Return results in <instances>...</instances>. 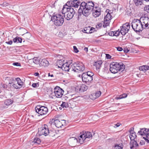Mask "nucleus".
<instances>
[{
    "label": "nucleus",
    "instance_id": "nucleus-1",
    "mask_svg": "<svg viewBox=\"0 0 149 149\" xmlns=\"http://www.w3.org/2000/svg\"><path fill=\"white\" fill-rule=\"evenodd\" d=\"M94 4L92 1H84L81 2L80 5V8L78 10V18L79 19V16L82 14L86 17H88L91 13L94 8Z\"/></svg>",
    "mask_w": 149,
    "mask_h": 149
},
{
    "label": "nucleus",
    "instance_id": "nucleus-2",
    "mask_svg": "<svg viewBox=\"0 0 149 149\" xmlns=\"http://www.w3.org/2000/svg\"><path fill=\"white\" fill-rule=\"evenodd\" d=\"M125 69V65L122 63H119L113 62L110 64V70L112 73L115 74L119 71H122Z\"/></svg>",
    "mask_w": 149,
    "mask_h": 149
},
{
    "label": "nucleus",
    "instance_id": "nucleus-3",
    "mask_svg": "<svg viewBox=\"0 0 149 149\" xmlns=\"http://www.w3.org/2000/svg\"><path fill=\"white\" fill-rule=\"evenodd\" d=\"M62 13L64 14L65 18L67 20H69L73 17L75 12L72 8H69L66 5H64Z\"/></svg>",
    "mask_w": 149,
    "mask_h": 149
},
{
    "label": "nucleus",
    "instance_id": "nucleus-4",
    "mask_svg": "<svg viewBox=\"0 0 149 149\" xmlns=\"http://www.w3.org/2000/svg\"><path fill=\"white\" fill-rule=\"evenodd\" d=\"M132 27L133 30L136 33H140L144 29L140 19H134L132 23Z\"/></svg>",
    "mask_w": 149,
    "mask_h": 149
},
{
    "label": "nucleus",
    "instance_id": "nucleus-5",
    "mask_svg": "<svg viewBox=\"0 0 149 149\" xmlns=\"http://www.w3.org/2000/svg\"><path fill=\"white\" fill-rule=\"evenodd\" d=\"M51 20L57 26H61L64 22L63 16L59 14L53 15L51 17Z\"/></svg>",
    "mask_w": 149,
    "mask_h": 149
},
{
    "label": "nucleus",
    "instance_id": "nucleus-6",
    "mask_svg": "<svg viewBox=\"0 0 149 149\" xmlns=\"http://www.w3.org/2000/svg\"><path fill=\"white\" fill-rule=\"evenodd\" d=\"M71 67L72 70H73L75 72H83L85 69L83 63L79 62L74 63L71 65Z\"/></svg>",
    "mask_w": 149,
    "mask_h": 149
},
{
    "label": "nucleus",
    "instance_id": "nucleus-7",
    "mask_svg": "<svg viewBox=\"0 0 149 149\" xmlns=\"http://www.w3.org/2000/svg\"><path fill=\"white\" fill-rule=\"evenodd\" d=\"M36 112L38 115V116L46 115L48 112V109L45 106L41 105H38L35 108Z\"/></svg>",
    "mask_w": 149,
    "mask_h": 149
},
{
    "label": "nucleus",
    "instance_id": "nucleus-8",
    "mask_svg": "<svg viewBox=\"0 0 149 149\" xmlns=\"http://www.w3.org/2000/svg\"><path fill=\"white\" fill-rule=\"evenodd\" d=\"M81 3L79 0L70 1H68L65 5H66L69 8H77L80 5Z\"/></svg>",
    "mask_w": 149,
    "mask_h": 149
},
{
    "label": "nucleus",
    "instance_id": "nucleus-9",
    "mask_svg": "<svg viewBox=\"0 0 149 149\" xmlns=\"http://www.w3.org/2000/svg\"><path fill=\"white\" fill-rule=\"evenodd\" d=\"M140 20L143 26L144 29H148L149 28V18L148 17L142 16Z\"/></svg>",
    "mask_w": 149,
    "mask_h": 149
},
{
    "label": "nucleus",
    "instance_id": "nucleus-10",
    "mask_svg": "<svg viewBox=\"0 0 149 149\" xmlns=\"http://www.w3.org/2000/svg\"><path fill=\"white\" fill-rule=\"evenodd\" d=\"M64 92L63 89L58 86H56L54 88L55 96L58 98L62 97Z\"/></svg>",
    "mask_w": 149,
    "mask_h": 149
},
{
    "label": "nucleus",
    "instance_id": "nucleus-11",
    "mask_svg": "<svg viewBox=\"0 0 149 149\" xmlns=\"http://www.w3.org/2000/svg\"><path fill=\"white\" fill-rule=\"evenodd\" d=\"M49 129L47 125H45L44 127L39 129L38 132L40 135H44L45 136L48 135Z\"/></svg>",
    "mask_w": 149,
    "mask_h": 149
},
{
    "label": "nucleus",
    "instance_id": "nucleus-12",
    "mask_svg": "<svg viewBox=\"0 0 149 149\" xmlns=\"http://www.w3.org/2000/svg\"><path fill=\"white\" fill-rule=\"evenodd\" d=\"M54 124L57 127L61 128L62 126L66 125V121L64 120H59L56 119L54 120Z\"/></svg>",
    "mask_w": 149,
    "mask_h": 149
},
{
    "label": "nucleus",
    "instance_id": "nucleus-13",
    "mask_svg": "<svg viewBox=\"0 0 149 149\" xmlns=\"http://www.w3.org/2000/svg\"><path fill=\"white\" fill-rule=\"evenodd\" d=\"M81 76L83 81L88 84L91 82L93 81V77L88 76V75H86V73H83Z\"/></svg>",
    "mask_w": 149,
    "mask_h": 149
},
{
    "label": "nucleus",
    "instance_id": "nucleus-14",
    "mask_svg": "<svg viewBox=\"0 0 149 149\" xmlns=\"http://www.w3.org/2000/svg\"><path fill=\"white\" fill-rule=\"evenodd\" d=\"M138 134L141 136H145L146 137L149 136V129L146 128H140Z\"/></svg>",
    "mask_w": 149,
    "mask_h": 149
},
{
    "label": "nucleus",
    "instance_id": "nucleus-15",
    "mask_svg": "<svg viewBox=\"0 0 149 149\" xmlns=\"http://www.w3.org/2000/svg\"><path fill=\"white\" fill-rule=\"evenodd\" d=\"M101 8L97 6L94 7V8L92 11L93 16L96 17L100 15Z\"/></svg>",
    "mask_w": 149,
    "mask_h": 149
},
{
    "label": "nucleus",
    "instance_id": "nucleus-16",
    "mask_svg": "<svg viewBox=\"0 0 149 149\" xmlns=\"http://www.w3.org/2000/svg\"><path fill=\"white\" fill-rule=\"evenodd\" d=\"M113 11L107 9L105 11V13H107L106 15H105L104 18L106 19L111 20L112 18L111 14L113 13Z\"/></svg>",
    "mask_w": 149,
    "mask_h": 149
},
{
    "label": "nucleus",
    "instance_id": "nucleus-17",
    "mask_svg": "<svg viewBox=\"0 0 149 149\" xmlns=\"http://www.w3.org/2000/svg\"><path fill=\"white\" fill-rule=\"evenodd\" d=\"M130 145L131 149H136L138 147V144L135 140H131Z\"/></svg>",
    "mask_w": 149,
    "mask_h": 149
},
{
    "label": "nucleus",
    "instance_id": "nucleus-18",
    "mask_svg": "<svg viewBox=\"0 0 149 149\" xmlns=\"http://www.w3.org/2000/svg\"><path fill=\"white\" fill-rule=\"evenodd\" d=\"M69 104H68L67 102H63L62 104L61 105V106L63 108H67L69 106V104L70 105L69 106H70L71 108H72L71 106L73 105H71V104H73L74 103V102L72 100H69Z\"/></svg>",
    "mask_w": 149,
    "mask_h": 149
},
{
    "label": "nucleus",
    "instance_id": "nucleus-19",
    "mask_svg": "<svg viewBox=\"0 0 149 149\" xmlns=\"http://www.w3.org/2000/svg\"><path fill=\"white\" fill-rule=\"evenodd\" d=\"M102 62V61L99 60L95 62L93 65L95 68L97 70H99L101 68Z\"/></svg>",
    "mask_w": 149,
    "mask_h": 149
},
{
    "label": "nucleus",
    "instance_id": "nucleus-20",
    "mask_svg": "<svg viewBox=\"0 0 149 149\" xmlns=\"http://www.w3.org/2000/svg\"><path fill=\"white\" fill-rule=\"evenodd\" d=\"M49 65L48 61L46 59H40L39 65L40 66L47 67Z\"/></svg>",
    "mask_w": 149,
    "mask_h": 149
},
{
    "label": "nucleus",
    "instance_id": "nucleus-21",
    "mask_svg": "<svg viewBox=\"0 0 149 149\" xmlns=\"http://www.w3.org/2000/svg\"><path fill=\"white\" fill-rule=\"evenodd\" d=\"M76 89H79V93H82L86 91L88 89L87 87L84 84H82L79 87H77L76 88Z\"/></svg>",
    "mask_w": 149,
    "mask_h": 149
},
{
    "label": "nucleus",
    "instance_id": "nucleus-22",
    "mask_svg": "<svg viewBox=\"0 0 149 149\" xmlns=\"http://www.w3.org/2000/svg\"><path fill=\"white\" fill-rule=\"evenodd\" d=\"M62 67L61 68L63 70L65 71H69L71 68H70V65L68 63H66L62 65Z\"/></svg>",
    "mask_w": 149,
    "mask_h": 149
},
{
    "label": "nucleus",
    "instance_id": "nucleus-23",
    "mask_svg": "<svg viewBox=\"0 0 149 149\" xmlns=\"http://www.w3.org/2000/svg\"><path fill=\"white\" fill-rule=\"evenodd\" d=\"M84 135L83 136L84 137L86 138H86H90L92 137V135L91 132L88 131H85V132H83L82 134Z\"/></svg>",
    "mask_w": 149,
    "mask_h": 149
},
{
    "label": "nucleus",
    "instance_id": "nucleus-24",
    "mask_svg": "<svg viewBox=\"0 0 149 149\" xmlns=\"http://www.w3.org/2000/svg\"><path fill=\"white\" fill-rule=\"evenodd\" d=\"M129 30L128 29H127L124 28L123 26H122V27L121 28L120 32L122 35L124 36L128 32Z\"/></svg>",
    "mask_w": 149,
    "mask_h": 149
},
{
    "label": "nucleus",
    "instance_id": "nucleus-25",
    "mask_svg": "<svg viewBox=\"0 0 149 149\" xmlns=\"http://www.w3.org/2000/svg\"><path fill=\"white\" fill-rule=\"evenodd\" d=\"M83 135H84L81 134L78 137V141L80 144L83 143L86 139V138L84 137Z\"/></svg>",
    "mask_w": 149,
    "mask_h": 149
},
{
    "label": "nucleus",
    "instance_id": "nucleus-26",
    "mask_svg": "<svg viewBox=\"0 0 149 149\" xmlns=\"http://www.w3.org/2000/svg\"><path fill=\"white\" fill-rule=\"evenodd\" d=\"M13 102V99H6L4 101V104L6 106H9L12 104Z\"/></svg>",
    "mask_w": 149,
    "mask_h": 149
},
{
    "label": "nucleus",
    "instance_id": "nucleus-27",
    "mask_svg": "<svg viewBox=\"0 0 149 149\" xmlns=\"http://www.w3.org/2000/svg\"><path fill=\"white\" fill-rule=\"evenodd\" d=\"M64 61L62 60H58L56 63V66L58 67V68H61L62 67V65L64 64Z\"/></svg>",
    "mask_w": 149,
    "mask_h": 149
},
{
    "label": "nucleus",
    "instance_id": "nucleus-28",
    "mask_svg": "<svg viewBox=\"0 0 149 149\" xmlns=\"http://www.w3.org/2000/svg\"><path fill=\"white\" fill-rule=\"evenodd\" d=\"M111 20L104 18V24L103 26L106 27L109 25Z\"/></svg>",
    "mask_w": 149,
    "mask_h": 149
},
{
    "label": "nucleus",
    "instance_id": "nucleus-29",
    "mask_svg": "<svg viewBox=\"0 0 149 149\" xmlns=\"http://www.w3.org/2000/svg\"><path fill=\"white\" fill-rule=\"evenodd\" d=\"M127 94L126 93H123L121 95H120L116 97L115 98V99L118 100L121 99L126 98L127 96Z\"/></svg>",
    "mask_w": 149,
    "mask_h": 149
},
{
    "label": "nucleus",
    "instance_id": "nucleus-30",
    "mask_svg": "<svg viewBox=\"0 0 149 149\" xmlns=\"http://www.w3.org/2000/svg\"><path fill=\"white\" fill-rule=\"evenodd\" d=\"M139 69L140 70L145 71L149 70V66L147 65H143L140 66Z\"/></svg>",
    "mask_w": 149,
    "mask_h": 149
},
{
    "label": "nucleus",
    "instance_id": "nucleus-31",
    "mask_svg": "<svg viewBox=\"0 0 149 149\" xmlns=\"http://www.w3.org/2000/svg\"><path fill=\"white\" fill-rule=\"evenodd\" d=\"M17 81V83L18 84V85L19 86L20 88L23 85V83L22 81L20 78L19 77H17L15 79Z\"/></svg>",
    "mask_w": 149,
    "mask_h": 149
},
{
    "label": "nucleus",
    "instance_id": "nucleus-32",
    "mask_svg": "<svg viewBox=\"0 0 149 149\" xmlns=\"http://www.w3.org/2000/svg\"><path fill=\"white\" fill-rule=\"evenodd\" d=\"M129 137L131 140H134L136 137V133L134 132L132 134H130Z\"/></svg>",
    "mask_w": 149,
    "mask_h": 149
},
{
    "label": "nucleus",
    "instance_id": "nucleus-33",
    "mask_svg": "<svg viewBox=\"0 0 149 149\" xmlns=\"http://www.w3.org/2000/svg\"><path fill=\"white\" fill-rule=\"evenodd\" d=\"M90 26H89L87 27L84 28L83 31L84 33H90L91 30Z\"/></svg>",
    "mask_w": 149,
    "mask_h": 149
},
{
    "label": "nucleus",
    "instance_id": "nucleus-34",
    "mask_svg": "<svg viewBox=\"0 0 149 149\" xmlns=\"http://www.w3.org/2000/svg\"><path fill=\"white\" fill-rule=\"evenodd\" d=\"M134 1L136 5V6H138L139 5H141L143 3L142 1L143 0H133Z\"/></svg>",
    "mask_w": 149,
    "mask_h": 149
},
{
    "label": "nucleus",
    "instance_id": "nucleus-35",
    "mask_svg": "<svg viewBox=\"0 0 149 149\" xmlns=\"http://www.w3.org/2000/svg\"><path fill=\"white\" fill-rule=\"evenodd\" d=\"M109 2V0H104L102 3V5L103 7L107 6Z\"/></svg>",
    "mask_w": 149,
    "mask_h": 149
},
{
    "label": "nucleus",
    "instance_id": "nucleus-36",
    "mask_svg": "<svg viewBox=\"0 0 149 149\" xmlns=\"http://www.w3.org/2000/svg\"><path fill=\"white\" fill-rule=\"evenodd\" d=\"M24 35L25 38L27 39H29L31 36V34L29 33H26Z\"/></svg>",
    "mask_w": 149,
    "mask_h": 149
},
{
    "label": "nucleus",
    "instance_id": "nucleus-37",
    "mask_svg": "<svg viewBox=\"0 0 149 149\" xmlns=\"http://www.w3.org/2000/svg\"><path fill=\"white\" fill-rule=\"evenodd\" d=\"M33 141L35 143H37L38 144H40L41 143L40 139L37 137H36L34 138Z\"/></svg>",
    "mask_w": 149,
    "mask_h": 149
},
{
    "label": "nucleus",
    "instance_id": "nucleus-38",
    "mask_svg": "<svg viewBox=\"0 0 149 149\" xmlns=\"http://www.w3.org/2000/svg\"><path fill=\"white\" fill-rule=\"evenodd\" d=\"M49 134L50 136L53 137L55 135V132L54 131L51 130H49Z\"/></svg>",
    "mask_w": 149,
    "mask_h": 149
},
{
    "label": "nucleus",
    "instance_id": "nucleus-39",
    "mask_svg": "<svg viewBox=\"0 0 149 149\" xmlns=\"http://www.w3.org/2000/svg\"><path fill=\"white\" fill-rule=\"evenodd\" d=\"M40 59H38V58H34L33 59V62L36 64H39L40 63Z\"/></svg>",
    "mask_w": 149,
    "mask_h": 149
},
{
    "label": "nucleus",
    "instance_id": "nucleus-40",
    "mask_svg": "<svg viewBox=\"0 0 149 149\" xmlns=\"http://www.w3.org/2000/svg\"><path fill=\"white\" fill-rule=\"evenodd\" d=\"M123 26L124 28H126L128 29V30H129L130 28V24L129 23L127 22L125 24H124L123 25Z\"/></svg>",
    "mask_w": 149,
    "mask_h": 149
},
{
    "label": "nucleus",
    "instance_id": "nucleus-41",
    "mask_svg": "<svg viewBox=\"0 0 149 149\" xmlns=\"http://www.w3.org/2000/svg\"><path fill=\"white\" fill-rule=\"evenodd\" d=\"M0 86L1 88H2L4 89H6L8 87V86L6 84L2 83L1 84Z\"/></svg>",
    "mask_w": 149,
    "mask_h": 149
},
{
    "label": "nucleus",
    "instance_id": "nucleus-42",
    "mask_svg": "<svg viewBox=\"0 0 149 149\" xmlns=\"http://www.w3.org/2000/svg\"><path fill=\"white\" fill-rule=\"evenodd\" d=\"M101 94V92L100 91H97V93H96L95 94V95L96 97H95L94 98V99H96V97H99V96H100Z\"/></svg>",
    "mask_w": 149,
    "mask_h": 149
},
{
    "label": "nucleus",
    "instance_id": "nucleus-43",
    "mask_svg": "<svg viewBox=\"0 0 149 149\" xmlns=\"http://www.w3.org/2000/svg\"><path fill=\"white\" fill-rule=\"evenodd\" d=\"M122 147L119 146L118 144H116L115 145L114 148L113 149H122Z\"/></svg>",
    "mask_w": 149,
    "mask_h": 149
},
{
    "label": "nucleus",
    "instance_id": "nucleus-44",
    "mask_svg": "<svg viewBox=\"0 0 149 149\" xmlns=\"http://www.w3.org/2000/svg\"><path fill=\"white\" fill-rule=\"evenodd\" d=\"M39 83H33L32 84V86L33 88H37L39 86Z\"/></svg>",
    "mask_w": 149,
    "mask_h": 149
},
{
    "label": "nucleus",
    "instance_id": "nucleus-45",
    "mask_svg": "<svg viewBox=\"0 0 149 149\" xmlns=\"http://www.w3.org/2000/svg\"><path fill=\"white\" fill-rule=\"evenodd\" d=\"M8 3H7L6 2H4L3 3L0 4V5L2 7H6L9 5Z\"/></svg>",
    "mask_w": 149,
    "mask_h": 149
},
{
    "label": "nucleus",
    "instance_id": "nucleus-46",
    "mask_svg": "<svg viewBox=\"0 0 149 149\" xmlns=\"http://www.w3.org/2000/svg\"><path fill=\"white\" fill-rule=\"evenodd\" d=\"M114 36H118L120 33V31L118 30V31H114Z\"/></svg>",
    "mask_w": 149,
    "mask_h": 149
},
{
    "label": "nucleus",
    "instance_id": "nucleus-47",
    "mask_svg": "<svg viewBox=\"0 0 149 149\" xmlns=\"http://www.w3.org/2000/svg\"><path fill=\"white\" fill-rule=\"evenodd\" d=\"M102 26V24L101 23H98L96 26V27L97 29L100 28Z\"/></svg>",
    "mask_w": 149,
    "mask_h": 149
},
{
    "label": "nucleus",
    "instance_id": "nucleus-48",
    "mask_svg": "<svg viewBox=\"0 0 149 149\" xmlns=\"http://www.w3.org/2000/svg\"><path fill=\"white\" fill-rule=\"evenodd\" d=\"M108 70V68L106 65H105L104 68L103 69V72L104 73H107V71Z\"/></svg>",
    "mask_w": 149,
    "mask_h": 149
},
{
    "label": "nucleus",
    "instance_id": "nucleus-49",
    "mask_svg": "<svg viewBox=\"0 0 149 149\" xmlns=\"http://www.w3.org/2000/svg\"><path fill=\"white\" fill-rule=\"evenodd\" d=\"M85 73H86L87 74L90 75V76L91 77H93V76L94 75V73L90 71H88L87 72H85Z\"/></svg>",
    "mask_w": 149,
    "mask_h": 149
},
{
    "label": "nucleus",
    "instance_id": "nucleus-50",
    "mask_svg": "<svg viewBox=\"0 0 149 149\" xmlns=\"http://www.w3.org/2000/svg\"><path fill=\"white\" fill-rule=\"evenodd\" d=\"M71 140L74 142H78V138H76L75 137H72L71 138Z\"/></svg>",
    "mask_w": 149,
    "mask_h": 149
},
{
    "label": "nucleus",
    "instance_id": "nucleus-51",
    "mask_svg": "<svg viewBox=\"0 0 149 149\" xmlns=\"http://www.w3.org/2000/svg\"><path fill=\"white\" fill-rule=\"evenodd\" d=\"M73 49L74 51L75 52L77 53L79 52V50L77 49V47L76 46H73Z\"/></svg>",
    "mask_w": 149,
    "mask_h": 149
},
{
    "label": "nucleus",
    "instance_id": "nucleus-52",
    "mask_svg": "<svg viewBox=\"0 0 149 149\" xmlns=\"http://www.w3.org/2000/svg\"><path fill=\"white\" fill-rule=\"evenodd\" d=\"M143 138L145 139L146 142L148 143H149V140L148 139L149 138L148 137H147L146 136V137H143Z\"/></svg>",
    "mask_w": 149,
    "mask_h": 149
},
{
    "label": "nucleus",
    "instance_id": "nucleus-53",
    "mask_svg": "<svg viewBox=\"0 0 149 149\" xmlns=\"http://www.w3.org/2000/svg\"><path fill=\"white\" fill-rule=\"evenodd\" d=\"M129 131L130 132V134H132V133L135 132L134 131V128L133 127L131 128L130 129Z\"/></svg>",
    "mask_w": 149,
    "mask_h": 149
},
{
    "label": "nucleus",
    "instance_id": "nucleus-54",
    "mask_svg": "<svg viewBox=\"0 0 149 149\" xmlns=\"http://www.w3.org/2000/svg\"><path fill=\"white\" fill-rule=\"evenodd\" d=\"M121 125V124L120 123H117L116 124H114V127L115 128H117L118 127H119Z\"/></svg>",
    "mask_w": 149,
    "mask_h": 149
},
{
    "label": "nucleus",
    "instance_id": "nucleus-55",
    "mask_svg": "<svg viewBox=\"0 0 149 149\" xmlns=\"http://www.w3.org/2000/svg\"><path fill=\"white\" fill-rule=\"evenodd\" d=\"M114 31H110L109 33L108 34L111 36H114Z\"/></svg>",
    "mask_w": 149,
    "mask_h": 149
},
{
    "label": "nucleus",
    "instance_id": "nucleus-56",
    "mask_svg": "<svg viewBox=\"0 0 149 149\" xmlns=\"http://www.w3.org/2000/svg\"><path fill=\"white\" fill-rule=\"evenodd\" d=\"M13 65L16 66H21L20 63L17 62L14 63H13Z\"/></svg>",
    "mask_w": 149,
    "mask_h": 149
},
{
    "label": "nucleus",
    "instance_id": "nucleus-57",
    "mask_svg": "<svg viewBox=\"0 0 149 149\" xmlns=\"http://www.w3.org/2000/svg\"><path fill=\"white\" fill-rule=\"evenodd\" d=\"M118 51H121L123 50V48L122 47H116Z\"/></svg>",
    "mask_w": 149,
    "mask_h": 149
},
{
    "label": "nucleus",
    "instance_id": "nucleus-58",
    "mask_svg": "<svg viewBox=\"0 0 149 149\" xmlns=\"http://www.w3.org/2000/svg\"><path fill=\"white\" fill-rule=\"evenodd\" d=\"M17 41L18 42L21 43L22 41V39L21 38L17 37Z\"/></svg>",
    "mask_w": 149,
    "mask_h": 149
},
{
    "label": "nucleus",
    "instance_id": "nucleus-59",
    "mask_svg": "<svg viewBox=\"0 0 149 149\" xmlns=\"http://www.w3.org/2000/svg\"><path fill=\"white\" fill-rule=\"evenodd\" d=\"M13 87L16 89H19L20 88V87L17 86L16 84H14L13 86Z\"/></svg>",
    "mask_w": 149,
    "mask_h": 149
},
{
    "label": "nucleus",
    "instance_id": "nucleus-60",
    "mask_svg": "<svg viewBox=\"0 0 149 149\" xmlns=\"http://www.w3.org/2000/svg\"><path fill=\"white\" fill-rule=\"evenodd\" d=\"M9 84H10V87L9 86V87L8 88H10L11 87H13V86L14 83L13 82L11 83H9Z\"/></svg>",
    "mask_w": 149,
    "mask_h": 149
},
{
    "label": "nucleus",
    "instance_id": "nucleus-61",
    "mask_svg": "<svg viewBox=\"0 0 149 149\" xmlns=\"http://www.w3.org/2000/svg\"><path fill=\"white\" fill-rule=\"evenodd\" d=\"M106 57L107 59H110L111 58V56L108 54H106Z\"/></svg>",
    "mask_w": 149,
    "mask_h": 149
},
{
    "label": "nucleus",
    "instance_id": "nucleus-62",
    "mask_svg": "<svg viewBox=\"0 0 149 149\" xmlns=\"http://www.w3.org/2000/svg\"><path fill=\"white\" fill-rule=\"evenodd\" d=\"M6 43L8 45H11L13 43V41L12 40H11L8 42H6Z\"/></svg>",
    "mask_w": 149,
    "mask_h": 149
},
{
    "label": "nucleus",
    "instance_id": "nucleus-63",
    "mask_svg": "<svg viewBox=\"0 0 149 149\" xmlns=\"http://www.w3.org/2000/svg\"><path fill=\"white\" fill-rule=\"evenodd\" d=\"M145 10L147 12L149 13V5L146 6V9H145Z\"/></svg>",
    "mask_w": 149,
    "mask_h": 149
},
{
    "label": "nucleus",
    "instance_id": "nucleus-64",
    "mask_svg": "<svg viewBox=\"0 0 149 149\" xmlns=\"http://www.w3.org/2000/svg\"><path fill=\"white\" fill-rule=\"evenodd\" d=\"M17 37H16L15 38H14L13 39V42H16L17 41Z\"/></svg>",
    "mask_w": 149,
    "mask_h": 149
}]
</instances>
